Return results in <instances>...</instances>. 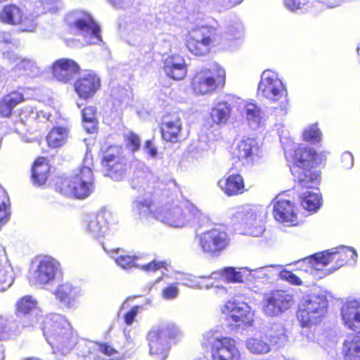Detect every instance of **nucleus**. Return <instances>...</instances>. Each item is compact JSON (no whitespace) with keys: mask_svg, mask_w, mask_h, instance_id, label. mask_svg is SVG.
Here are the masks:
<instances>
[{"mask_svg":"<svg viewBox=\"0 0 360 360\" xmlns=\"http://www.w3.org/2000/svg\"><path fill=\"white\" fill-rule=\"evenodd\" d=\"M294 304L293 295L285 290L272 291L264 300L263 311L266 316H276L290 309Z\"/></svg>","mask_w":360,"mask_h":360,"instance_id":"obj_13","label":"nucleus"},{"mask_svg":"<svg viewBox=\"0 0 360 360\" xmlns=\"http://www.w3.org/2000/svg\"><path fill=\"white\" fill-rule=\"evenodd\" d=\"M247 117L249 120H255L259 118L261 114L260 108L253 103H248L245 105Z\"/></svg>","mask_w":360,"mask_h":360,"instance_id":"obj_49","label":"nucleus"},{"mask_svg":"<svg viewBox=\"0 0 360 360\" xmlns=\"http://www.w3.org/2000/svg\"><path fill=\"white\" fill-rule=\"evenodd\" d=\"M160 131L162 140L171 143L182 141V123L179 116L162 121L160 124Z\"/></svg>","mask_w":360,"mask_h":360,"instance_id":"obj_20","label":"nucleus"},{"mask_svg":"<svg viewBox=\"0 0 360 360\" xmlns=\"http://www.w3.org/2000/svg\"><path fill=\"white\" fill-rule=\"evenodd\" d=\"M268 342L271 345L281 347L288 339L285 329L281 324L273 325L265 334Z\"/></svg>","mask_w":360,"mask_h":360,"instance_id":"obj_35","label":"nucleus"},{"mask_svg":"<svg viewBox=\"0 0 360 360\" xmlns=\"http://www.w3.org/2000/svg\"><path fill=\"white\" fill-rule=\"evenodd\" d=\"M137 259L136 256L124 255L118 256L115 259V262L121 268L129 269L136 266Z\"/></svg>","mask_w":360,"mask_h":360,"instance_id":"obj_46","label":"nucleus"},{"mask_svg":"<svg viewBox=\"0 0 360 360\" xmlns=\"http://www.w3.org/2000/svg\"><path fill=\"white\" fill-rule=\"evenodd\" d=\"M59 0H41V3L43 6L47 7H54Z\"/></svg>","mask_w":360,"mask_h":360,"instance_id":"obj_57","label":"nucleus"},{"mask_svg":"<svg viewBox=\"0 0 360 360\" xmlns=\"http://www.w3.org/2000/svg\"><path fill=\"white\" fill-rule=\"evenodd\" d=\"M224 312L227 313L237 326H250L253 322L250 307L244 302L229 301L224 307Z\"/></svg>","mask_w":360,"mask_h":360,"instance_id":"obj_18","label":"nucleus"},{"mask_svg":"<svg viewBox=\"0 0 360 360\" xmlns=\"http://www.w3.org/2000/svg\"><path fill=\"white\" fill-rule=\"evenodd\" d=\"M231 115V104L226 101L217 103L210 112V118L212 124H226Z\"/></svg>","mask_w":360,"mask_h":360,"instance_id":"obj_31","label":"nucleus"},{"mask_svg":"<svg viewBox=\"0 0 360 360\" xmlns=\"http://www.w3.org/2000/svg\"><path fill=\"white\" fill-rule=\"evenodd\" d=\"M153 207L154 201L150 198L134 202V209L139 216L168 224L174 227H182L187 222L198 218V214L202 215L198 210L194 213V210L190 207H174L170 210L162 206L154 209Z\"/></svg>","mask_w":360,"mask_h":360,"instance_id":"obj_2","label":"nucleus"},{"mask_svg":"<svg viewBox=\"0 0 360 360\" xmlns=\"http://www.w3.org/2000/svg\"><path fill=\"white\" fill-rule=\"evenodd\" d=\"M122 149L123 148L122 146H111L109 147L108 150H111L112 152L110 153L105 158H117L122 154Z\"/></svg>","mask_w":360,"mask_h":360,"instance_id":"obj_56","label":"nucleus"},{"mask_svg":"<svg viewBox=\"0 0 360 360\" xmlns=\"http://www.w3.org/2000/svg\"><path fill=\"white\" fill-rule=\"evenodd\" d=\"M22 112H20V116H22ZM20 118H21V120H22L24 119V117H21Z\"/></svg>","mask_w":360,"mask_h":360,"instance_id":"obj_63","label":"nucleus"},{"mask_svg":"<svg viewBox=\"0 0 360 360\" xmlns=\"http://www.w3.org/2000/svg\"><path fill=\"white\" fill-rule=\"evenodd\" d=\"M143 150L144 153L150 157H156L158 154V147L153 139L146 141L143 146Z\"/></svg>","mask_w":360,"mask_h":360,"instance_id":"obj_50","label":"nucleus"},{"mask_svg":"<svg viewBox=\"0 0 360 360\" xmlns=\"http://www.w3.org/2000/svg\"><path fill=\"white\" fill-rule=\"evenodd\" d=\"M60 264L56 259L45 257L39 262L30 281L34 285L44 286L55 279Z\"/></svg>","mask_w":360,"mask_h":360,"instance_id":"obj_15","label":"nucleus"},{"mask_svg":"<svg viewBox=\"0 0 360 360\" xmlns=\"http://www.w3.org/2000/svg\"><path fill=\"white\" fill-rule=\"evenodd\" d=\"M343 324L348 329L356 331L360 329V300L347 301L341 309Z\"/></svg>","mask_w":360,"mask_h":360,"instance_id":"obj_19","label":"nucleus"},{"mask_svg":"<svg viewBox=\"0 0 360 360\" xmlns=\"http://www.w3.org/2000/svg\"><path fill=\"white\" fill-rule=\"evenodd\" d=\"M342 155L345 156L346 158L352 157V154L349 151H345L343 153Z\"/></svg>","mask_w":360,"mask_h":360,"instance_id":"obj_60","label":"nucleus"},{"mask_svg":"<svg viewBox=\"0 0 360 360\" xmlns=\"http://www.w3.org/2000/svg\"><path fill=\"white\" fill-rule=\"evenodd\" d=\"M201 346L210 352L212 360H243L231 338L217 337L214 333L207 332L202 336Z\"/></svg>","mask_w":360,"mask_h":360,"instance_id":"obj_6","label":"nucleus"},{"mask_svg":"<svg viewBox=\"0 0 360 360\" xmlns=\"http://www.w3.org/2000/svg\"><path fill=\"white\" fill-rule=\"evenodd\" d=\"M125 148L131 153L139 151L141 148V141L139 136L132 131H129L123 136Z\"/></svg>","mask_w":360,"mask_h":360,"instance_id":"obj_40","label":"nucleus"},{"mask_svg":"<svg viewBox=\"0 0 360 360\" xmlns=\"http://www.w3.org/2000/svg\"><path fill=\"white\" fill-rule=\"evenodd\" d=\"M7 198H8V195L6 191H5V189H4L3 187L0 186V200H7Z\"/></svg>","mask_w":360,"mask_h":360,"instance_id":"obj_58","label":"nucleus"},{"mask_svg":"<svg viewBox=\"0 0 360 360\" xmlns=\"http://www.w3.org/2000/svg\"><path fill=\"white\" fill-rule=\"evenodd\" d=\"M354 255V251L350 248H342L340 251L332 252V262L336 263L335 269L346 264Z\"/></svg>","mask_w":360,"mask_h":360,"instance_id":"obj_41","label":"nucleus"},{"mask_svg":"<svg viewBox=\"0 0 360 360\" xmlns=\"http://www.w3.org/2000/svg\"><path fill=\"white\" fill-rule=\"evenodd\" d=\"M54 295L65 307L72 309L76 307L79 292L70 283H65L59 285L55 290Z\"/></svg>","mask_w":360,"mask_h":360,"instance_id":"obj_27","label":"nucleus"},{"mask_svg":"<svg viewBox=\"0 0 360 360\" xmlns=\"http://www.w3.org/2000/svg\"><path fill=\"white\" fill-rule=\"evenodd\" d=\"M171 262L169 260H158L154 259L141 266V269L146 272H155L161 269L167 270Z\"/></svg>","mask_w":360,"mask_h":360,"instance_id":"obj_45","label":"nucleus"},{"mask_svg":"<svg viewBox=\"0 0 360 360\" xmlns=\"http://www.w3.org/2000/svg\"><path fill=\"white\" fill-rule=\"evenodd\" d=\"M142 308L141 306L136 305L127 311L123 316V320L126 325H131L135 320V318L139 311V310Z\"/></svg>","mask_w":360,"mask_h":360,"instance_id":"obj_51","label":"nucleus"},{"mask_svg":"<svg viewBox=\"0 0 360 360\" xmlns=\"http://www.w3.org/2000/svg\"><path fill=\"white\" fill-rule=\"evenodd\" d=\"M273 215L281 223H289L292 226L298 224L299 209L287 194H278L273 200Z\"/></svg>","mask_w":360,"mask_h":360,"instance_id":"obj_12","label":"nucleus"},{"mask_svg":"<svg viewBox=\"0 0 360 360\" xmlns=\"http://www.w3.org/2000/svg\"><path fill=\"white\" fill-rule=\"evenodd\" d=\"M51 166L48 159H36L32 167V178L34 185L46 184L50 174Z\"/></svg>","mask_w":360,"mask_h":360,"instance_id":"obj_30","label":"nucleus"},{"mask_svg":"<svg viewBox=\"0 0 360 360\" xmlns=\"http://www.w3.org/2000/svg\"><path fill=\"white\" fill-rule=\"evenodd\" d=\"M259 95L275 103L280 100L286 101L287 91L282 82L275 75H264L258 85Z\"/></svg>","mask_w":360,"mask_h":360,"instance_id":"obj_14","label":"nucleus"},{"mask_svg":"<svg viewBox=\"0 0 360 360\" xmlns=\"http://www.w3.org/2000/svg\"><path fill=\"white\" fill-rule=\"evenodd\" d=\"M52 77L59 82L67 84L80 72L79 65L72 59L61 58L56 60L51 65Z\"/></svg>","mask_w":360,"mask_h":360,"instance_id":"obj_16","label":"nucleus"},{"mask_svg":"<svg viewBox=\"0 0 360 360\" xmlns=\"http://www.w3.org/2000/svg\"><path fill=\"white\" fill-rule=\"evenodd\" d=\"M285 6L291 11L300 9L304 5V0H284Z\"/></svg>","mask_w":360,"mask_h":360,"instance_id":"obj_54","label":"nucleus"},{"mask_svg":"<svg viewBox=\"0 0 360 360\" xmlns=\"http://www.w3.org/2000/svg\"><path fill=\"white\" fill-rule=\"evenodd\" d=\"M342 355L343 360H360V332L344 340Z\"/></svg>","mask_w":360,"mask_h":360,"instance_id":"obj_29","label":"nucleus"},{"mask_svg":"<svg viewBox=\"0 0 360 360\" xmlns=\"http://www.w3.org/2000/svg\"><path fill=\"white\" fill-rule=\"evenodd\" d=\"M101 165L105 175L115 180L120 179L125 171L120 159H102Z\"/></svg>","mask_w":360,"mask_h":360,"instance_id":"obj_34","label":"nucleus"},{"mask_svg":"<svg viewBox=\"0 0 360 360\" xmlns=\"http://www.w3.org/2000/svg\"><path fill=\"white\" fill-rule=\"evenodd\" d=\"M0 22L17 27L20 32H32L37 26L34 18L27 15L20 6L11 3L0 9Z\"/></svg>","mask_w":360,"mask_h":360,"instance_id":"obj_9","label":"nucleus"},{"mask_svg":"<svg viewBox=\"0 0 360 360\" xmlns=\"http://www.w3.org/2000/svg\"><path fill=\"white\" fill-rule=\"evenodd\" d=\"M179 289L176 283H172L162 289V296L165 300H172L177 297Z\"/></svg>","mask_w":360,"mask_h":360,"instance_id":"obj_48","label":"nucleus"},{"mask_svg":"<svg viewBox=\"0 0 360 360\" xmlns=\"http://www.w3.org/2000/svg\"><path fill=\"white\" fill-rule=\"evenodd\" d=\"M34 62L25 58L20 60L14 67V70L18 76L30 75L34 72Z\"/></svg>","mask_w":360,"mask_h":360,"instance_id":"obj_43","label":"nucleus"},{"mask_svg":"<svg viewBox=\"0 0 360 360\" xmlns=\"http://www.w3.org/2000/svg\"><path fill=\"white\" fill-rule=\"evenodd\" d=\"M5 359V351L4 349V345H1L0 347V360H4Z\"/></svg>","mask_w":360,"mask_h":360,"instance_id":"obj_59","label":"nucleus"},{"mask_svg":"<svg viewBox=\"0 0 360 360\" xmlns=\"http://www.w3.org/2000/svg\"><path fill=\"white\" fill-rule=\"evenodd\" d=\"M101 87L100 77L95 73H88L76 79L74 90L80 99L92 98Z\"/></svg>","mask_w":360,"mask_h":360,"instance_id":"obj_17","label":"nucleus"},{"mask_svg":"<svg viewBox=\"0 0 360 360\" xmlns=\"http://www.w3.org/2000/svg\"><path fill=\"white\" fill-rule=\"evenodd\" d=\"M37 302L30 295H25L20 298L15 304V315L25 316L36 309Z\"/></svg>","mask_w":360,"mask_h":360,"instance_id":"obj_37","label":"nucleus"},{"mask_svg":"<svg viewBox=\"0 0 360 360\" xmlns=\"http://www.w3.org/2000/svg\"><path fill=\"white\" fill-rule=\"evenodd\" d=\"M246 345L248 349L254 354H266L271 349L270 344L265 335L248 339Z\"/></svg>","mask_w":360,"mask_h":360,"instance_id":"obj_38","label":"nucleus"},{"mask_svg":"<svg viewBox=\"0 0 360 360\" xmlns=\"http://www.w3.org/2000/svg\"><path fill=\"white\" fill-rule=\"evenodd\" d=\"M327 305L326 299L318 295H312L304 300L297 313L301 326L304 328L317 323L326 313Z\"/></svg>","mask_w":360,"mask_h":360,"instance_id":"obj_10","label":"nucleus"},{"mask_svg":"<svg viewBox=\"0 0 360 360\" xmlns=\"http://www.w3.org/2000/svg\"><path fill=\"white\" fill-rule=\"evenodd\" d=\"M292 149L294 150L295 152L294 158H297L298 155H300V158H302L303 155L301 153V152H302L303 153H306L309 158H317V153L311 148H304L302 147L301 146H293Z\"/></svg>","mask_w":360,"mask_h":360,"instance_id":"obj_52","label":"nucleus"},{"mask_svg":"<svg viewBox=\"0 0 360 360\" xmlns=\"http://www.w3.org/2000/svg\"><path fill=\"white\" fill-rule=\"evenodd\" d=\"M321 131L316 124L309 126L302 132V139L307 142L319 143L321 141Z\"/></svg>","mask_w":360,"mask_h":360,"instance_id":"obj_42","label":"nucleus"},{"mask_svg":"<svg viewBox=\"0 0 360 360\" xmlns=\"http://www.w3.org/2000/svg\"><path fill=\"white\" fill-rule=\"evenodd\" d=\"M180 337L181 332L174 324L152 328L147 335L150 354L160 359H165L170 344L176 343Z\"/></svg>","mask_w":360,"mask_h":360,"instance_id":"obj_5","label":"nucleus"},{"mask_svg":"<svg viewBox=\"0 0 360 360\" xmlns=\"http://www.w3.org/2000/svg\"><path fill=\"white\" fill-rule=\"evenodd\" d=\"M125 304V302L124 303H122V307H123Z\"/></svg>","mask_w":360,"mask_h":360,"instance_id":"obj_64","label":"nucleus"},{"mask_svg":"<svg viewBox=\"0 0 360 360\" xmlns=\"http://www.w3.org/2000/svg\"><path fill=\"white\" fill-rule=\"evenodd\" d=\"M262 150L255 140L242 139L238 141L232 148L234 158H251L262 155Z\"/></svg>","mask_w":360,"mask_h":360,"instance_id":"obj_26","label":"nucleus"},{"mask_svg":"<svg viewBox=\"0 0 360 360\" xmlns=\"http://www.w3.org/2000/svg\"><path fill=\"white\" fill-rule=\"evenodd\" d=\"M279 277L281 280L289 283L294 285H301L302 284V280L295 275L292 271L283 269L279 273Z\"/></svg>","mask_w":360,"mask_h":360,"instance_id":"obj_47","label":"nucleus"},{"mask_svg":"<svg viewBox=\"0 0 360 360\" xmlns=\"http://www.w3.org/2000/svg\"><path fill=\"white\" fill-rule=\"evenodd\" d=\"M54 186L56 191L61 194L70 193L76 198H86L95 188L93 171L89 167L82 165L71 178L58 177Z\"/></svg>","mask_w":360,"mask_h":360,"instance_id":"obj_3","label":"nucleus"},{"mask_svg":"<svg viewBox=\"0 0 360 360\" xmlns=\"http://www.w3.org/2000/svg\"><path fill=\"white\" fill-rule=\"evenodd\" d=\"M197 245L204 255L218 257L230 245L229 233L221 226H217L196 236Z\"/></svg>","mask_w":360,"mask_h":360,"instance_id":"obj_8","label":"nucleus"},{"mask_svg":"<svg viewBox=\"0 0 360 360\" xmlns=\"http://www.w3.org/2000/svg\"><path fill=\"white\" fill-rule=\"evenodd\" d=\"M111 218L110 212L106 210H101L88 220L86 228L89 232L96 236H103L109 229V223Z\"/></svg>","mask_w":360,"mask_h":360,"instance_id":"obj_25","label":"nucleus"},{"mask_svg":"<svg viewBox=\"0 0 360 360\" xmlns=\"http://www.w3.org/2000/svg\"><path fill=\"white\" fill-rule=\"evenodd\" d=\"M98 349V342L80 339L78 337L76 349L79 356L84 359L89 358L94 360H100Z\"/></svg>","mask_w":360,"mask_h":360,"instance_id":"obj_32","label":"nucleus"},{"mask_svg":"<svg viewBox=\"0 0 360 360\" xmlns=\"http://www.w3.org/2000/svg\"><path fill=\"white\" fill-rule=\"evenodd\" d=\"M217 185L229 197L242 195L247 191L245 180L239 174H232L224 179L219 180Z\"/></svg>","mask_w":360,"mask_h":360,"instance_id":"obj_23","label":"nucleus"},{"mask_svg":"<svg viewBox=\"0 0 360 360\" xmlns=\"http://www.w3.org/2000/svg\"><path fill=\"white\" fill-rule=\"evenodd\" d=\"M9 329L8 327V320L3 316H0V340H4L8 338Z\"/></svg>","mask_w":360,"mask_h":360,"instance_id":"obj_53","label":"nucleus"},{"mask_svg":"<svg viewBox=\"0 0 360 360\" xmlns=\"http://www.w3.org/2000/svg\"><path fill=\"white\" fill-rule=\"evenodd\" d=\"M98 354L100 353L110 357L112 360L122 359L120 352L111 344L106 342H98Z\"/></svg>","mask_w":360,"mask_h":360,"instance_id":"obj_44","label":"nucleus"},{"mask_svg":"<svg viewBox=\"0 0 360 360\" xmlns=\"http://www.w3.org/2000/svg\"><path fill=\"white\" fill-rule=\"evenodd\" d=\"M319 159H292L289 167L302 188L318 189L321 182V161Z\"/></svg>","mask_w":360,"mask_h":360,"instance_id":"obj_7","label":"nucleus"},{"mask_svg":"<svg viewBox=\"0 0 360 360\" xmlns=\"http://www.w3.org/2000/svg\"><path fill=\"white\" fill-rule=\"evenodd\" d=\"M163 70L169 77L174 80H181L187 75V65L183 56L173 54L164 60Z\"/></svg>","mask_w":360,"mask_h":360,"instance_id":"obj_22","label":"nucleus"},{"mask_svg":"<svg viewBox=\"0 0 360 360\" xmlns=\"http://www.w3.org/2000/svg\"><path fill=\"white\" fill-rule=\"evenodd\" d=\"M41 329L53 352L65 355L77 344L78 335L70 321L59 314H51L44 318Z\"/></svg>","mask_w":360,"mask_h":360,"instance_id":"obj_1","label":"nucleus"},{"mask_svg":"<svg viewBox=\"0 0 360 360\" xmlns=\"http://www.w3.org/2000/svg\"><path fill=\"white\" fill-rule=\"evenodd\" d=\"M74 25L78 30L88 32L98 41H101V28L91 15L76 20Z\"/></svg>","mask_w":360,"mask_h":360,"instance_id":"obj_33","label":"nucleus"},{"mask_svg":"<svg viewBox=\"0 0 360 360\" xmlns=\"http://www.w3.org/2000/svg\"><path fill=\"white\" fill-rule=\"evenodd\" d=\"M8 0H0V4L8 1Z\"/></svg>","mask_w":360,"mask_h":360,"instance_id":"obj_62","label":"nucleus"},{"mask_svg":"<svg viewBox=\"0 0 360 360\" xmlns=\"http://www.w3.org/2000/svg\"><path fill=\"white\" fill-rule=\"evenodd\" d=\"M329 155H330V153L328 151H326V150H324V151L321 153V155L323 156V157Z\"/></svg>","mask_w":360,"mask_h":360,"instance_id":"obj_61","label":"nucleus"},{"mask_svg":"<svg viewBox=\"0 0 360 360\" xmlns=\"http://www.w3.org/2000/svg\"><path fill=\"white\" fill-rule=\"evenodd\" d=\"M225 82V70L219 63H214L195 72L191 79V88L198 95L211 94L223 88Z\"/></svg>","mask_w":360,"mask_h":360,"instance_id":"obj_4","label":"nucleus"},{"mask_svg":"<svg viewBox=\"0 0 360 360\" xmlns=\"http://www.w3.org/2000/svg\"><path fill=\"white\" fill-rule=\"evenodd\" d=\"M96 108L94 105L86 106L82 110V124L88 133H93L96 130Z\"/></svg>","mask_w":360,"mask_h":360,"instance_id":"obj_36","label":"nucleus"},{"mask_svg":"<svg viewBox=\"0 0 360 360\" xmlns=\"http://www.w3.org/2000/svg\"><path fill=\"white\" fill-rule=\"evenodd\" d=\"M26 98L22 88L12 90L0 98V117L10 118L14 108L25 101Z\"/></svg>","mask_w":360,"mask_h":360,"instance_id":"obj_21","label":"nucleus"},{"mask_svg":"<svg viewBox=\"0 0 360 360\" xmlns=\"http://www.w3.org/2000/svg\"><path fill=\"white\" fill-rule=\"evenodd\" d=\"M228 278L233 282H242V276L239 272H237L234 268L230 267L226 269Z\"/></svg>","mask_w":360,"mask_h":360,"instance_id":"obj_55","label":"nucleus"},{"mask_svg":"<svg viewBox=\"0 0 360 360\" xmlns=\"http://www.w3.org/2000/svg\"><path fill=\"white\" fill-rule=\"evenodd\" d=\"M321 195L312 191H307L300 197V204L307 211H316L321 206Z\"/></svg>","mask_w":360,"mask_h":360,"instance_id":"obj_39","label":"nucleus"},{"mask_svg":"<svg viewBox=\"0 0 360 360\" xmlns=\"http://www.w3.org/2000/svg\"><path fill=\"white\" fill-rule=\"evenodd\" d=\"M203 27L191 30L184 40L187 49L196 56H205L210 53L213 44V37Z\"/></svg>","mask_w":360,"mask_h":360,"instance_id":"obj_11","label":"nucleus"},{"mask_svg":"<svg viewBox=\"0 0 360 360\" xmlns=\"http://www.w3.org/2000/svg\"><path fill=\"white\" fill-rule=\"evenodd\" d=\"M70 129L67 126H54L47 133L45 140L51 148H59L65 145L70 137Z\"/></svg>","mask_w":360,"mask_h":360,"instance_id":"obj_28","label":"nucleus"},{"mask_svg":"<svg viewBox=\"0 0 360 360\" xmlns=\"http://www.w3.org/2000/svg\"><path fill=\"white\" fill-rule=\"evenodd\" d=\"M332 262V252L328 250L315 253L299 261L300 267L296 271L300 270L305 272L319 269V266H326Z\"/></svg>","mask_w":360,"mask_h":360,"instance_id":"obj_24","label":"nucleus"}]
</instances>
